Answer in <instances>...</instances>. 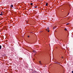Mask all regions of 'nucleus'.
I'll list each match as a JSON object with an SVG mask.
<instances>
[{"mask_svg":"<svg viewBox=\"0 0 73 73\" xmlns=\"http://www.w3.org/2000/svg\"><path fill=\"white\" fill-rule=\"evenodd\" d=\"M47 29H48V32H49V31H50V30H49V28L48 27L47 28Z\"/></svg>","mask_w":73,"mask_h":73,"instance_id":"obj_3","label":"nucleus"},{"mask_svg":"<svg viewBox=\"0 0 73 73\" xmlns=\"http://www.w3.org/2000/svg\"><path fill=\"white\" fill-rule=\"evenodd\" d=\"M64 30L65 31H67V29H64Z\"/></svg>","mask_w":73,"mask_h":73,"instance_id":"obj_6","label":"nucleus"},{"mask_svg":"<svg viewBox=\"0 0 73 73\" xmlns=\"http://www.w3.org/2000/svg\"><path fill=\"white\" fill-rule=\"evenodd\" d=\"M1 13H2V12H1Z\"/></svg>","mask_w":73,"mask_h":73,"instance_id":"obj_20","label":"nucleus"},{"mask_svg":"<svg viewBox=\"0 0 73 73\" xmlns=\"http://www.w3.org/2000/svg\"><path fill=\"white\" fill-rule=\"evenodd\" d=\"M69 13H68V14H67V16H68V15H69Z\"/></svg>","mask_w":73,"mask_h":73,"instance_id":"obj_11","label":"nucleus"},{"mask_svg":"<svg viewBox=\"0 0 73 73\" xmlns=\"http://www.w3.org/2000/svg\"><path fill=\"white\" fill-rule=\"evenodd\" d=\"M39 63L40 64V65H42V63H41V61H40L39 62Z\"/></svg>","mask_w":73,"mask_h":73,"instance_id":"obj_1","label":"nucleus"},{"mask_svg":"<svg viewBox=\"0 0 73 73\" xmlns=\"http://www.w3.org/2000/svg\"><path fill=\"white\" fill-rule=\"evenodd\" d=\"M37 8V6H36V7H35V8Z\"/></svg>","mask_w":73,"mask_h":73,"instance_id":"obj_13","label":"nucleus"},{"mask_svg":"<svg viewBox=\"0 0 73 73\" xmlns=\"http://www.w3.org/2000/svg\"><path fill=\"white\" fill-rule=\"evenodd\" d=\"M60 64V63L59 62V63H57V64Z\"/></svg>","mask_w":73,"mask_h":73,"instance_id":"obj_12","label":"nucleus"},{"mask_svg":"<svg viewBox=\"0 0 73 73\" xmlns=\"http://www.w3.org/2000/svg\"><path fill=\"white\" fill-rule=\"evenodd\" d=\"M59 65L60 66H61V65L60 64H59Z\"/></svg>","mask_w":73,"mask_h":73,"instance_id":"obj_21","label":"nucleus"},{"mask_svg":"<svg viewBox=\"0 0 73 73\" xmlns=\"http://www.w3.org/2000/svg\"><path fill=\"white\" fill-rule=\"evenodd\" d=\"M30 5H33V4L32 3H30Z\"/></svg>","mask_w":73,"mask_h":73,"instance_id":"obj_8","label":"nucleus"},{"mask_svg":"<svg viewBox=\"0 0 73 73\" xmlns=\"http://www.w3.org/2000/svg\"><path fill=\"white\" fill-rule=\"evenodd\" d=\"M1 49V46L0 45V50Z\"/></svg>","mask_w":73,"mask_h":73,"instance_id":"obj_7","label":"nucleus"},{"mask_svg":"<svg viewBox=\"0 0 73 73\" xmlns=\"http://www.w3.org/2000/svg\"><path fill=\"white\" fill-rule=\"evenodd\" d=\"M3 13H2L0 14V15H3Z\"/></svg>","mask_w":73,"mask_h":73,"instance_id":"obj_9","label":"nucleus"},{"mask_svg":"<svg viewBox=\"0 0 73 73\" xmlns=\"http://www.w3.org/2000/svg\"><path fill=\"white\" fill-rule=\"evenodd\" d=\"M48 3H46V6H48Z\"/></svg>","mask_w":73,"mask_h":73,"instance_id":"obj_4","label":"nucleus"},{"mask_svg":"<svg viewBox=\"0 0 73 73\" xmlns=\"http://www.w3.org/2000/svg\"><path fill=\"white\" fill-rule=\"evenodd\" d=\"M13 7V5H11V7Z\"/></svg>","mask_w":73,"mask_h":73,"instance_id":"obj_5","label":"nucleus"},{"mask_svg":"<svg viewBox=\"0 0 73 73\" xmlns=\"http://www.w3.org/2000/svg\"><path fill=\"white\" fill-rule=\"evenodd\" d=\"M46 31H48V30L47 29H46Z\"/></svg>","mask_w":73,"mask_h":73,"instance_id":"obj_19","label":"nucleus"},{"mask_svg":"<svg viewBox=\"0 0 73 73\" xmlns=\"http://www.w3.org/2000/svg\"><path fill=\"white\" fill-rule=\"evenodd\" d=\"M69 23H67V24H66V25H69Z\"/></svg>","mask_w":73,"mask_h":73,"instance_id":"obj_10","label":"nucleus"},{"mask_svg":"<svg viewBox=\"0 0 73 73\" xmlns=\"http://www.w3.org/2000/svg\"><path fill=\"white\" fill-rule=\"evenodd\" d=\"M29 37V36H28V37Z\"/></svg>","mask_w":73,"mask_h":73,"instance_id":"obj_16","label":"nucleus"},{"mask_svg":"<svg viewBox=\"0 0 73 73\" xmlns=\"http://www.w3.org/2000/svg\"><path fill=\"white\" fill-rule=\"evenodd\" d=\"M72 73H73V70L72 71Z\"/></svg>","mask_w":73,"mask_h":73,"instance_id":"obj_17","label":"nucleus"},{"mask_svg":"<svg viewBox=\"0 0 73 73\" xmlns=\"http://www.w3.org/2000/svg\"><path fill=\"white\" fill-rule=\"evenodd\" d=\"M56 26H55V27H54V28H56Z\"/></svg>","mask_w":73,"mask_h":73,"instance_id":"obj_14","label":"nucleus"},{"mask_svg":"<svg viewBox=\"0 0 73 73\" xmlns=\"http://www.w3.org/2000/svg\"><path fill=\"white\" fill-rule=\"evenodd\" d=\"M55 29V27H54L53 28V29Z\"/></svg>","mask_w":73,"mask_h":73,"instance_id":"obj_15","label":"nucleus"},{"mask_svg":"<svg viewBox=\"0 0 73 73\" xmlns=\"http://www.w3.org/2000/svg\"><path fill=\"white\" fill-rule=\"evenodd\" d=\"M55 63H56V64L60 63V62L57 61V62H55Z\"/></svg>","mask_w":73,"mask_h":73,"instance_id":"obj_2","label":"nucleus"},{"mask_svg":"<svg viewBox=\"0 0 73 73\" xmlns=\"http://www.w3.org/2000/svg\"><path fill=\"white\" fill-rule=\"evenodd\" d=\"M62 58H63V57H62Z\"/></svg>","mask_w":73,"mask_h":73,"instance_id":"obj_18","label":"nucleus"}]
</instances>
